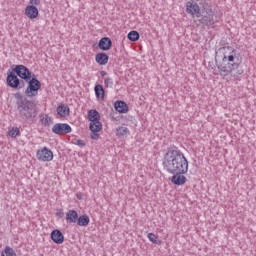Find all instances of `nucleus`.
<instances>
[{
	"mask_svg": "<svg viewBox=\"0 0 256 256\" xmlns=\"http://www.w3.org/2000/svg\"><path fill=\"white\" fill-rule=\"evenodd\" d=\"M127 38L129 39V41H139V32L135 30L130 31L127 35Z\"/></svg>",
	"mask_w": 256,
	"mask_h": 256,
	"instance_id": "bb28decb",
	"label": "nucleus"
},
{
	"mask_svg": "<svg viewBox=\"0 0 256 256\" xmlns=\"http://www.w3.org/2000/svg\"><path fill=\"white\" fill-rule=\"evenodd\" d=\"M114 109L118 111V113H128L129 106L127 103H125V101L119 100L114 103Z\"/></svg>",
	"mask_w": 256,
	"mask_h": 256,
	"instance_id": "ddd939ff",
	"label": "nucleus"
},
{
	"mask_svg": "<svg viewBox=\"0 0 256 256\" xmlns=\"http://www.w3.org/2000/svg\"><path fill=\"white\" fill-rule=\"evenodd\" d=\"M28 86L25 90L26 97L32 99V97H37L39 95V89H41V82L37 79L35 74L32 75V78L26 81Z\"/></svg>",
	"mask_w": 256,
	"mask_h": 256,
	"instance_id": "20e7f679",
	"label": "nucleus"
},
{
	"mask_svg": "<svg viewBox=\"0 0 256 256\" xmlns=\"http://www.w3.org/2000/svg\"><path fill=\"white\" fill-rule=\"evenodd\" d=\"M51 239L56 245H61L65 241V236H63L61 230L55 229L51 232Z\"/></svg>",
	"mask_w": 256,
	"mask_h": 256,
	"instance_id": "9d476101",
	"label": "nucleus"
},
{
	"mask_svg": "<svg viewBox=\"0 0 256 256\" xmlns=\"http://www.w3.org/2000/svg\"><path fill=\"white\" fill-rule=\"evenodd\" d=\"M147 237L151 243H154V245H161V240H159V237L154 233H148Z\"/></svg>",
	"mask_w": 256,
	"mask_h": 256,
	"instance_id": "393cba45",
	"label": "nucleus"
},
{
	"mask_svg": "<svg viewBox=\"0 0 256 256\" xmlns=\"http://www.w3.org/2000/svg\"><path fill=\"white\" fill-rule=\"evenodd\" d=\"M227 49L230 52L228 54L224 53L221 63L217 64L219 75L220 77H227L228 75L235 78L241 77L244 73L243 68L241 67L243 59L241 58V55L237 53V50L231 47H227Z\"/></svg>",
	"mask_w": 256,
	"mask_h": 256,
	"instance_id": "f03ea898",
	"label": "nucleus"
},
{
	"mask_svg": "<svg viewBox=\"0 0 256 256\" xmlns=\"http://www.w3.org/2000/svg\"><path fill=\"white\" fill-rule=\"evenodd\" d=\"M36 157L38 161L49 162L53 161V151L47 147L37 150Z\"/></svg>",
	"mask_w": 256,
	"mask_h": 256,
	"instance_id": "6e6552de",
	"label": "nucleus"
},
{
	"mask_svg": "<svg viewBox=\"0 0 256 256\" xmlns=\"http://www.w3.org/2000/svg\"><path fill=\"white\" fill-rule=\"evenodd\" d=\"M76 145H78V147H85L86 144L85 141L79 139L76 141Z\"/></svg>",
	"mask_w": 256,
	"mask_h": 256,
	"instance_id": "7c9ffc66",
	"label": "nucleus"
},
{
	"mask_svg": "<svg viewBox=\"0 0 256 256\" xmlns=\"http://www.w3.org/2000/svg\"><path fill=\"white\" fill-rule=\"evenodd\" d=\"M1 256H17V253H15V250L13 248L6 246L4 248V251H2Z\"/></svg>",
	"mask_w": 256,
	"mask_h": 256,
	"instance_id": "a878e982",
	"label": "nucleus"
},
{
	"mask_svg": "<svg viewBox=\"0 0 256 256\" xmlns=\"http://www.w3.org/2000/svg\"><path fill=\"white\" fill-rule=\"evenodd\" d=\"M79 219V213L75 210H68L66 213V223H77V220Z\"/></svg>",
	"mask_w": 256,
	"mask_h": 256,
	"instance_id": "dca6fc26",
	"label": "nucleus"
},
{
	"mask_svg": "<svg viewBox=\"0 0 256 256\" xmlns=\"http://www.w3.org/2000/svg\"><path fill=\"white\" fill-rule=\"evenodd\" d=\"M53 119L49 116V114H41L40 115V123H42V125L44 127H49L50 123H52Z\"/></svg>",
	"mask_w": 256,
	"mask_h": 256,
	"instance_id": "5701e85b",
	"label": "nucleus"
},
{
	"mask_svg": "<svg viewBox=\"0 0 256 256\" xmlns=\"http://www.w3.org/2000/svg\"><path fill=\"white\" fill-rule=\"evenodd\" d=\"M113 85H114V81H113V78L111 77H106L105 80H104V86L106 87V89L108 88H113Z\"/></svg>",
	"mask_w": 256,
	"mask_h": 256,
	"instance_id": "c85d7f7f",
	"label": "nucleus"
},
{
	"mask_svg": "<svg viewBox=\"0 0 256 256\" xmlns=\"http://www.w3.org/2000/svg\"><path fill=\"white\" fill-rule=\"evenodd\" d=\"M57 215H59L60 217H63V213L61 211L57 212Z\"/></svg>",
	"mask_w": 256,
	"mask_h": 256,
	"instance_id": "72a5a7b5",
	"label": "nucleus"
},
{
	"mask_svg": "<svg viewBox=\"0 0 256 256\" xmlns=\"http://www.w3.org/2000/svg\"><path fill=\"white\" fill-rule=\"evenodd\" d=\"M95 61L98 65H107L109 63V55L105 52L97 53L95 56Z\"/></svg>",
	"mask_w": 256,
	"mask_h": 256,
	"instance_id": "2eb2a0df",
	"label": "nucleus"
},
{
	"mask_svg": "<svg viewBox=\"0 0 256 256\" xmlns=\"http://www.w3.org/2000/svg\"><path fill=\"white\" fill-rule=\"evenodd\" d=\"M30 5H41V0H30Z\"/></svg>",
	"mask_w": 256,
	"mask_h": 256,
	"instance_id": "2f4dec72",
	"label": "nucleus"
},
{
	"mask_svg": "<svg viewBox=\"0 0 256 256\" xmlns=\"http://www.w3.org/2000/svg\"><path fill=\"white\" fill-rule=\"evenodd\" d=\"M94 92L97 99H101V100L105 99V89L103 88V85L97 84L94 87Z\"/></svg>",
	"mask_w": 256,
	"mask_h": 256,
	"instance_id": "6ab92c4d",
	"label": "nucleus"
},
{
	"mask_svg": "<svg viewBox=\"0 0 256 256\" xmlns=\"http://www.w3.org/2000/svg\"><path fill=\"white\" fill-rule=\"evenodd\" d=\"M199 23L202 25H206V27H211L215 25V20L213 19V16H203L201 19H199Z\"/></svg>",
	"mask_w": 256,
	"mask_h": 256,
	"instance_id": "aec40b11",
	"label": "nucleus"
},
{
	"mask_svg": "<svg viewBox=\"0 0 256 256\" xmlns=\"http://www.w3.org/2000/svg\"><path fill=\"white\" fill-rule=\"evenodd\" d=\"M13 73H15L17 75V77H20V79H22V81H29V79H31L33 77V73H31V71L29 70V68H27V66L25 65H16L13 70Z\"/></svg>",
	"mask_w": 256,
	"mask_h": 256,
	"instance_id": "423d86ee",
	"label": "nucleus"
},
{
	"mask_svg": "<svg viewBox=\"0 0 256 256\" xmlns=\"http://www.w3.org/2000/svg\"><path fill=\"white\" fill-rule=\"evenodd\" d=\"M8 135L9 137H12V139H15L16 137H19V135H21V131L19 130V128L15 127L9 130Z\"/></svg>",
	"mask_w": 256,
	"mask_h": 256,
	"instance_id": "cd10ccee",
	"label": "nucleus"
},
{
	"mask_svg": "<svg viewBox=\"0 0 256 256\" xmlns=\"http://www.w3.org/2000/svg\"><path fill=\"white\" fill-rule=\"evenodd\" d=\"M71 131H73L71 125L67 123H56L52 127V133L55 135H68V133H71Z\"/></svg>",
	"mask_w": 256,
	"mask_h": 256,
	"instance_id": "0eeeda50",
	"label": "nucleus"
},
{
	"mask_svg": "<svg viewBox=\"0 0 256 256\" xmlns=\"http://www.w3.org/2000/svg\"><path fill=\"white\" fill-rule=\"evenodd\" d=\"M100 75H101L102 77H105V75H107V72H106L105 70H102V71H100Z\"/></svg>",
	"mask_w": 256,
	"mask_h": 256,
	"instance_id": "473e14b6",
	"label": "nucleus"
},
{
	"mask_svg": "<svg viewBox=\"0 0 256 256\" xmlns=\"http://www.w3.org/2000/svg\"><path fill=\"white\" fill-rule=\"evenodd\" d=\"M25 15L29 19H37V17H39V9H37L36 6L28 5L25 8Z\"/></svg>",
	"mask_w": 256,
	"mask_h": 256,
	"instance_id": "9b49d317",
	"label": "nucleus"
},
{
	"mask_svg": "<svg viewBox=\"0 0 256 256\" xmlns=\"http://www.w3.org/2000/svg\"><path fill=\"white\" fill-rule=\"evenodd\" d=\"M162 167L166 173L172 175L170 181L173 185L180 186L187 183L185 175L189 171V161L177 146L167 148L162 159Z\"/></svg>",
	"mask_w": 256,
	"mask_h": 256,
	"instance_id": "f257e3e1",
	"label": "nucleus"
},
{
	"mask_svg": "<svg viewBox=\"0 0 256 256\" xmlns=\"http://www.w3.org/2000/svg\"><path fill=\"white\" fill-rule=\"evenodd\" d=\"M90 131H93L94 133H99L101 129H103V124H101V121H96V122H90L89 125Z\"/></svg>",
	"mask_w": 256,
	"mask_h": 256,
	"instance_id": "412c9836",
	"label": "nucleus"
},
{
	"mask_svg": "<svg viewBox=\"0 0 256 256\" xmlns=\"http://www.w3.org/2000/svg\"><path fill=\"white\" fill-rule=\"evenodd\" d=\"M186 12L189 15H196L199 17V15H201V8L199 7V4L188 1L186 3Z\"/></svg>",
	"mask_w": 256,
	"mask_h": 256,
	"instance_id": "1a4fd4ad",
	"label": "nucleus"
},
{
	"mask_svg": "<svg viewBox=\"0 0 256 256\" xmlns=\"http://www.w3.org/2000/svg\"><path fill=\"white\" fill-rule=\"evenodd\" d=\"M56 112H57V115H59V117H69V115H70L69 106L66 104H60L56 108Z\"/></svg>",
	"mask_w": 256,
	"mask_h": 256,
	"instance_id": "4468645a",
	"label": "nucleus"
},
{
	"mask_svg": "<svg viewBox=\"0 0 256 256\" xmlns=\"http://www.w3.org/2000/svg\"><path fill=\"white\" fill-rule=\"evenodd\" d=\"M226 49H227V48L223 47V48H222V51H225Z\"/></svg>",
	"mask_w": 256,
	"mask_h": 256,
	"instance_id": "f704fd0d",
	"label": "nucleus"
},
{
	"mask_svg": "<svg viewBox=\"0 0 256 256\" xmlns=\"http://www.w3.org/2000/svg\"><path fill=\"white\" fill-rule=\"evenodd\" d=\"M88 119H89L90 123L100 121L101 114H99V112L97 110L91 109L88 111Z\"/></svg>",
	"mask_w": 256,
	"mask_h": 256,
	"instance_id": "a211bd4d",
	"label": "nucleus"
},
{
	"mask_svg": "<svg viewBox=\"0 0 256 256\" xmlns=\"http://www.w3.org/2000/svg\"><path fill=\"white\" fill-rule=\"evenodd\" d=\"M98 47H99V49H101V51H109V49H111V47H113V42L111 41V38L104 37V38L100 39V41L98 43Z\"/></svg>",
	"mask_w": 256,
	"mask_h": 256,
	"instance_id": "f8f14e48",
	"label": "nucleus"
},
{
	"mask_svg": "<svg viewBox=\"0 0 256 256\" xmlns=\"http://www.w3.org/2000/svg\"><path fill=\"white\" fill-rule=\"evenodd\" d=\"M200 5H202L203 11H205L206 15L213 17V9L207 3V0H200Z\"/></svg>",
	"mask_w": 256,
	"mask_h": 256,
	"instance_id": "4be33fe9",
	"label": "nucleus"
},
{
	"mask_svg": "<svg viewBox=\"0 0 256 256\" xmlns=\"http://www.w3.org/2000/svg\"><path fill=\"white\" fill-rule=\"evenodd\" d=\"M129 128L120 126L116 129V135L118 137H125V135H130Z\"/></svg>",
	"mask_w": 256,
	"mask_h": 256,
	"instance_id": "b1692460",
	"label": "nucleus"
},
{
	"mask_svg": "<svg viewBox=\"0 0 256 256\" xmlns=\"http://www.w3.org/2000/svg\"><path fill=\"white\" fill-rule=\"evenodd\" d=\"M76 223L79 227H87V225L91 223V219L87 214H83L81 216H78Z\"/></svg>",
	"mask_w": 256,
	"mask_h": 256,
	"instance_id": "f3484780",
	"label": "nucleus"
},
{
	"mask_svg": "<svg viewBox=\"0 0 256 256\" xmlns=\"http://www.w3.org/2000/svg\"><path fill=\"white\" fill-rule=\"evenodd\" d=\"M16 108L20 119L33 121L39 115V108L33 101L23 97L20 93L15 94Z\"/></svg>",
	"mask_w": 256,
	"mask_h": 256,
	"instance_id": "7ed1b4c3",
	"label": "nucleus"
},
{
	"mask_svg": "<svg viewBox=\"0 0 256 256\" xmlns=\"http://www.w3.org/2000/svg\"><path fill=\"white\" fill-rule=\"evenodd\" d=\"M90 137H91V139H93L94 141H97V140L99 139V137H100L99 132L91 131Z\"/></svg>",
	"mask_w": 256,
	"mask_h": 256,
	"instance_id": "c756f323",
	"label": "nucleus"
},
{
	"mask_svg": "<svg viewBox=\"0 0 256 256\" xmlns=\"http://www.w3.org/2000/svg\"><path fill=\"white\" fill-rule=\"evenodd\" d=\"M6 83L11 89H23L25 88V81L19 79L17 74L11 70L7 72Z\"/></svg>",
	"mask_w": 256,
	"mask_h": 256,
	"instance_id": "39448f33",
	"label": "nucleus"
}]
</instances>
